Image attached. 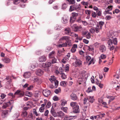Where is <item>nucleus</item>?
Masks as SVG:
<instances>
[{"label": "nucleus", "mask_w": 120, "mask_h": 120, "mask_svg": "<svg viewBox=\"0 0 120 120\" xmlns=\"http://www.w3.org/2000/svg\"><path fill=\"white\" fill-rule=\"evenodd\" d=\"M51 62H48L45 63L40 64L39 66L41 68L43 69L46 72H48L50 71L49 67L51 66Z\"/></svg>", "instance_id": "obj_1"}, {"label": "nucleus", "mask_w": 120, "mask_h": 120, "mask_svg": "<svg viewBox=\"0 0 120 120\" xmlns=\"http://www.w3.org/2000/svg\"><path fill=\"white\" fill-rule=\"evenodd\" d=\"M71 106L72 107L73 109V112L75 113H79L80 111V109L79 105L77 103L75 102H71L70 103Z\"/></svg>", "instance_id": "obj_2"}, {"label": "nucleus", "mask_w": 120, "mask_h": 120, "mask_svg": "<svg viewBox=\"0 0 120 120\" xmlns=\"http://www.w3.org/2000/svg\"><path fill=\"white\" fill-rule=\"evenodd\" d=\"M71 40L70 39V38L66 41L65 43L62 44H60L57 46L59 47H66L68 46H70L71 45Z\"/></svg>", "instance_id": "obj_3"}, {"label": "nucleus", "mask_w": 120, "mask_h": 120, "mask_svg": "<svg viewBox=\"0 0 120 120\" xmlns=\"http://www.w3.org/2000/svg\"><path fill=\"white\" fill-rule=\"evenodd\" d=\"M24 92L22 91L18 90L15 93V95L18 97H21L24 95Z\"/></svg>", "instance_id": "obj_4"}, {"label": "nucleus", "mask_w": 120, "mask_h": 120, "mask_svg": "<svg viewBox=\"0 0 120 120\" xmlns=\"http://www.w3.org/2000/svg\"><path fill=\"white\" fill-rule=\"evenodd\" d=\"M50 90H44L42 92V93L43 95L46 97L48 96L51 94Z\"/></svg>", "instance_id": "obj_5"}, {"label": "nucleus", "mask_w": 120, "mask_h": 120, "mask_svg": "<svg viewBox=\"0 0 120 120\" xmlns=\"http://www.w3.org/2000/svg\"><path fill=\"white\" fill-rule=\"evenodd\" d=\"M44 73L43 70L41 69H39L36 71V75L38 76H40L43 75Z\"/></svg>", "instance_id": "obj_6"}, {"label": "nucleus", "mask_w": 120, "mask_h": 120, "mask_svg": "<svg viewBox=\"0 0 120 120\" xmlns=\"http://www.w3.org/2000/svg\"><path fill=\"white\" fill-rule=\"evenodd\" d=\"M68 17L64 16L62 18V22L64 24H66L68 22Z\"/></svg>", "instance_id": "obj_7"}, {"label": "nucleus", "mask_w": 120, "mask_h": 120, "mask_svg": "<svg viewBox=\"0 0 120 120\" xmlns=\"http://www.w3.org/2000/svg\"><path fill=\"white\" fill-rule=\"evenodd\" d=\"M56 54L55 52L54 51H52L50 52L49 55V58H54Z\"/></svg>", "instance_id": "obj_8"}, {"label": "nucleus", "mask_w": 120, "mask_h": 120, "mask_svg": "<svg viewBox=\"0 0 120 120\" xmlns=\"http://www.w3.org/2000/svg\"><path fill=\"white\" fill-rule=\"evenodd\" d=\"M70 98L71 99L74 101L77 100V99L76 95L73 93L71 94Z\"/></svg>", "instance_id": "obj_9"}, {"label": "nucleus", "mask_w": 120, "mask_h": 120, "mask_svg": "<svg viewBox=\"0 0 120 120\" xmlns=\"http://www.w3.org/2000/svg\"><path fill=\"white\" fill-rule=\"evenodd\" d=\"M64 32L66 34H70L71 33V30L69 27H67L65 28Z\"/></svg>", "instance_id": "obj_10"}, {"label": "nucleus", "mask_w": 120, "mask_h": 120, "mask_svg": "<svg viewBox=\"0 0 120 120\" xmlns=\"http://www.w3.org/2000/svg\"><path fill=\"white\" fill-rule=\"evenodd\" d=\"M57 116L60 118H63L64 115V114L61 111H60L56 113Z\"/></svg>", "instance_id": "obj_11"}, {"label": "nucleus", "mask_w": 120, "mask_h": 120, "mask_svg": "<svg viewBox=\"0 0 120 120\" xmlns=\"http://www.w3.org/2000/svg\"><path fill=\"white\" fill-rule=\"evenodd\" d=\"M106 49L105 47L103 45H101L99 48L100 51L101 52H103L105 51Z\"/></svg>", "instance_id": "obj_12"}, {"label": "nucleus", "mask_w": 120, "mask_h": 120, "mask_svg": "<svg viewBox=\"0 0 120 120\" xmlns=\"http://www.w3.org/2000/svg\"><path fill=\"white\" fill-rule=\"evenodd\" d=\"M46 58L44 56H41L39 57V61L40 62H42L46 61Z\"/></svg>", "instance_id": "obj_13"}, {"label": "nucleus", "mask_w": 120, "mask_h": 120, "mask_svg": "<svg viewBox=\"0 0 120 120\" xmlns=\"http://www.w3.org/2000/svg\"><path fill=\"white\" fill-rule=\"evenodd\" d=\"M77 48V45L76 44H74L71 49V51L72 53L75 52L76 51V49Z\"/></svg>", "instance_id": "obj_14"}, {"label": "nucleus", "mask_w": 120, "mask_h": 120, "mask_svg": "<svg viewBox=\"0 0 120 120\" xmlns=\"http://www.w3.org/2000/svg\"><path fill=\"white\" fill-rule=\"evenodd\" d=\"M2 60L6 63H9L11 61V59L8 58H6L2 59Z\"/></svg>", "instance_id": "obj_15"}, {"label": "nucleus", "mask_w": 120, "mask_h": 120, "mask_svg": "<svg viewBox=\"0 0 120 120\" xmlns=\"http://www.w3.org/2000/svg\"><path fill=\"white\" fill-rule=\"evenodd\" d=\"M75 116H66L64 118L63 120H71Z\"/></svg>", "instance_id": "obj_16"}, {"label": "nucleus", "mask_w": 120, "mask_h": 120, "mask_svg": "<svg viewBox=\"0 0 120 120\" xmlns=\"http://www.w3.org/2000/svg\"><path fill=\"white\" fill-rule=\"evenodd\" d=\"M31 75L30 72H26L24 74L23 76L25 78H29Z\"/></svg>", "instance_id": "obj_17"}, {"label": "nucleus", "mask_w": 120, "mask_h": 120, "mask_svg": "<svg viewBox=\"0 0 120 120\" xmlns=\"http://www.w3.org/2000/svg\"><path fill=\"white\" fill-rule=\"evenodd\" d=\"M8 113V111L7 110H5L3 111L1 114V116L3 118L5 117L6 115Z\"/></svg>", "instance_id": "obj_18"}, {"label": "nucleus", "mask_w": 120, "mask_h": 120, "mask_svg": "<svg viewBox=\"0 0 120 120\" xmlns=\"http://www.w3.org/2000/svg\"><path fill=\"white\" fill-rule=\"evenodd\" d=\"M69 37L68 36H64L61 38L59 39V41L60 43H62V42H61V41L65 40L66 41L68 39V38H69Z\"/></svg>", "instance_id": "obj_19"}, {"label": "nucleus", "mask_w": 120, "mask_h": 120, "mask_svg": "<svg viewBox=\"0 0 120 120\" xmlns=\"http://www.w3.org/2000/svg\"><path fill=\"white\" fill-rule=\"evenodd\" d=\"M74 58L76 60L75 62L76 64L79 65L82 64V62L81 61L79 60H78L77 57H75Z\"/></svg>", "instance_id": "obj_20"}, {"label": "nucleus", "mask_w": 120, "mask_h": 120, "mask_svg": "<svg viewBox=\"0 0 120 120\" xmlns=\"http://www.w3.org/2000/svg\"><path fill=\"white\" fill-rule=\"evenodd\" d=\"M94 32L97 33H98L99 32V31L101 29L97 25L95 27H94Z\"/></svg>", "instance_id": "obj_21"}, {"label": "nucleus", "mask_w": 120, "mask_h": 120, "mask_svg": "<svg viewBox=\"0 0 120 120\" xmlns=\"http://www.w3.org/2000/svg\"><path fill=\"white\" fill-rule=\"evenodd\" d=\"M104 22L103 21H100L97 24V26H99V27L100 28L102 29V27L103 25L104 24Z\"/></svg>", "instance_id": "obj_22"}, {"label": "nucleus", "mask_w": 120, "mask_h": 120, "mask_svg": "<svg viewBox=\"0 0 120 120\" xmlns=\"http://www.w3.org/2000/svg\"><path fill=\"white\" fill-rule=\"evenodd\" d=\"M27 111L25 110H23L22 112L21 116L22 117H25L27 116Z\"/></svg>", "instance_id": "obj_23"}, {"label": "nucleus", "mask_w": 120, "mask_h": 120, "mask_svg": "<svg viewBox=\"0 0 120 120\" xmlns=\"http://www.w3.org/2000/svg\"><path fill=\"white\" fill-rule=\"evenodd\" d=\"M96 13L97 16V18H98L99 17L101 16V11L100 10H99L97 11H96Z\"/></svg>", "instance_id": "obj_24"}, {"label": "nucleus", "mask_w": 120, "mask_h": 120, "mask_svg": "<svg viewBox=\"0 0 120 120\" xmlns=\"http://www.w3.org/2000/svg\"><path fill=\"white\" fill-rule=\"evenodd\" d=\"M89 101L91 103H92L94 100V98L93 97L89 96L87 98Z\"/></svg>", "instance_id": "obj_25"}, {"label": "nucleus", "mask_w": 120, "mask_h": 120, "mask_svg": "<svg viewBox=\"0 0 120 120\" xmlns=\"http://www.w3.org/2000/svg\"><path fill=\"white\" fill-rule=\"evenodd\" d=\"M74 5L75 8V10L78 11L80 9L81 7L79 4H75Z\"/></svg>", "instance_id": "obj_26"}, {"label": "nucleus", "mask_w": 120, "mask_h": 120, "mask_svg": "<svg viewBox=\"0 0 120 120\" xmlns=\"http://www.w3.org/2000/svg\"><path fill=\"white\" fill-rule=\"evenodd\" d=\"M60 85L63 86H65L67 84V82L65 81H62L60 83Z\"/></svg>", "instance_id": "obj_27"}, {"label": "nucleus", "mask_w": 120, "mask_h": 120, "mask_svg": "<svg viewBox=\"0 0 120 120\" xmlns=\"http://www.w3.org/2000/svg\"><path fill=\"white\" fill-rule=\"evenodd\" d=\"M81 26L79 27L78 26H73V29L75 31H76L78 30L79 28H81Z\"/></svg>", "instance_id": "obj_28"}, {"label": "nucleus", "mask_w": 120, "mask_h": 120, "mask_svg": "<svg viewBox=\"0 0 120 120\" xmlns=\"http://www.w3.org/2000/svg\"><path fill=\"white\" fill-rule=\"evenodd\" d=\"M35 64V63L32 64L29 67V68L31 70H32L36 67Z\"/></svg>", "instance_id": "obj_29"}, {"label": "nucleus", "mask_w": 120, "mask_h": 120, "mask_svg": "<svg viewBox=\"0 0 120 120\" xmlns=\"http://www.w3.org/2000/svg\"><path fill=\"white\" fill-rule=\"evenodd\" d=\"M71 15L72 16V17L75 18L76 19V17L78 16V14L75 12H72L71 13Z\"/></svg>", "instance_id": "obj_30"}, {"label": "nucleus", "mask_w": 120, "mask_h": 120, "mask_svg": "<svg viewBox=\"0 0 120 120\" xmlns=\"http://www.w3.org/2000/svg\"><path fill=\"white\" fill-rule=\"evenodd\" d=\"M75 10V8L74 5L70 6L69 9V11H73Z\"/></svg>", "instance_id": "obj_31"}, {"label": "nucleus", "mask_w": 120, "mask_h": 120, "mask_svg": "<svg viewBox=\"0 0 120 120\" xmlns=\"http://www.w3.org/2000/svg\"><path fill=\"white\" fill-rule=\"evenodd\" d=\"M113 6L112 5H111L110 4V5L106 9H108V11L109 12V11H111L112 9Z\"/></svg>", "instance_id": "obj_32"}, {"label": "nucleus", "mask_w": 120, "mask_h": 120, "mask_svg": "<svg viewBox=\"0 0 120 120\" xmlns=\"http://www.w3.org/2000/svg\"><path fill=\"white\" fill-rule=\"evenodd\" d=\"M76 19L75 18H74L71 17H70V22L71 23H73L75 21Z\"/></svg>", "instance_id": "obj_33"}, {"label": "nucleus", "mask_w": 120, "mask_h": 120, "mask_svg": "<svg viewBox=\"0 0 120 120\" xmlns=\"http://www.w3.org/2000/svg\"><path fill=\"white\" fill-rule=\"evenodd\" d=\"M40 93L38 91L35 92L34 94V96L35 97L37 98L39 96Z\"/></svg>", "instance_id": "obj_34"}, {"label": "nucleus", "mask_w": 120, "mask_h": 120, "mask_svg": "<svg viewBox=\"0 0 120 120\" xmlns=\"http://www.w3.org/2000/svg\"><path fill=\"white\" fill-rule=\"evenodd\" d=\"M70 4H73L75 3V0H66Z\"/></svg>", "instance_id": "obj_35"}, {"label": "nucleus", "mask_w": 120, "mask_h": 120, "mask_svg": "<svg viewBox=\"0 0 120 120\" xmlns=\"http://www.w3.org/2000/svg\"><path fill=\"white\" fill-rule=\"evenodd\" d=\"M92 16L94 18H95L96 17H97V16L96 15V12L92 11L91 13Z\"/></svg>", "instance_id": "obj_36"}, {"label": "nucleus", "mask_w": 120, "mask_h": 120, "mask_svg": "<svg viewBox=\"0 0 120 120\" xmlns=\"http://www.w3.org/2000/svg\"><path fill=\"white\" fill-rule=\"evenodd\" d=\"M60 74L61 75V78L62 79H65L66 78V76L64 73H62Z\"/></svg>", "instance_id": "obj_37"}, {"label": "nucleus", "mask_w": 120, "mask_h": 120, "mask_svg": "<svg viewBox=\"0 0 120 120\" xmlns=\"http://www.w3.org/2000/svg\"><path fill=\"white\" fill-rule=\"evenodd\" d=\"M6 79L7 80V82H11V77L9 76H7L6 77Z\"/></svg>", "instance_id": "obj_38"}, {"label": "nucleus", "mask_w": 120, "mask_h": 120, "mask_svg": "<svg viewBox=\"0 0 120 120\" xmlns=\"http://www.w3.org/2000/svg\"><path fill=\"white\" fill-rule=\"evenodd\" d=\"M92 11L89 10H86L85 11V13L87 14L88 15H90Z\"/></svg>", "instance_id": "obj_39"}, {"label": "nucleus", "mask_w": 120, "mask_h": 120, "mask_svg": "<svg viewBox=\"0 0 120 120\" xmlns=\"http://www.w3.org/2000/svg\"><path fill=\"white\" fill-rule=\"evenodd\" d=\"M88 47V49L90 51H91L92 52H93L94 51V48H92V46H87Z\"/></svg>", "instance_id": "obj_40"}, {"label": "nucleus", "mask_w": 120, "mask_h": 120, "mask_svg": "<svg viewBox=\"0 0 120 120\" xmlns=\"http://www.w3.org/2000/svg\"><path fill=\"white\" fill-rule=\"evenodd\" d=\"M107 43L109 46H111L113 44L112 40L111 39L109 40L108 41Z\"/></svg>", "instance_id": "obj_41"}, {"label": "nucleus", "mask_w": 120, "mask_h": 120, "mask_svg": "<svg viewBox=\"0 0 120 120\" xmlns=\"http://www.w3.org/2000/svg\"><path fill=\"white\" fill-rule=\"evenodd\" d=\"M113 43L115 45H116L117 43V40L116 38H114L113 40Z\"/></svg>", "instance_id": "obj_42"}, {"label": "nucleus", "mask_w": 120, "mask_h": 120, "mask_svg": "<svg viewBox=\"0 0 120 120\" xmlns=\"http://www.w3.org/2000/svg\"><path fill=\"white\" fill-rule=\"evenodd\" d=\"M55 29L56 30H59L61 29V27L60 25H57L55 27Z\"/></svg>", "instance_id": "obj_43"}, {"label": "nucleus", "mask_w": 120, "mask_h": 120, "mask_svg": "<svg viewBox=\"0 0 120 120\" xmlns=\"http://www.w3.org/2000/svg\"><path fill=\"white\" fill-rule=\"evenodd\" d=\"M49 80L51 81H54L56 80L55 77L54 76H51V78Z\"/></svg>", "instance_id": "obj_44"}, {"label": "nucleus", "mask_w": 120, "mask_h": 120, "mask_svg": "<svg viewBox=\"0 0 120 120\" xmlns=\"http://www.w3.org/2000/svg\"><path fill=\"white\" fill-rule=\"evenodd\" d=\"M67 4L65 3L63 4L62 5V8L63 9H65L67 7Z\"/></svg>", "instance_id": "obj_45"}, {"label": "nucleus", "mask_w": 120, "mask_h": 120, "mask_svg": "<svg viewBox=\"0 0 120 120\" xmlns=\"http://www.w3.org/2000/svg\"><path fill=\"white\" fill-rule=\"evenodd\" d=\"M61 109L63 111L65 112H67V111L68 108L66 107H62L61 108Z\"/></svg>", "instance_id": "obj_46"}, {"label": "nucleus", "mask_w": 120, "mask_h": 120, "mask_svg": "<svg viewBox=\"0 0 120 120\" xmlns=\"http://www.w3.org/2000/svg\"><path fill=\"white\" fill-rule=\"evenodd\" d=\"M33 114L36 116H38L39 115L38 114V113L35 109H33Z\"/></svg>", "instance_id": "obj_47"}, {"label": "nucleus", "mask_w": 120, "mask_h": 120, "mask_svg": "<svg viewBox=\"0 0 120 120\" xmlns=\"http://www.w3.org/2000/svg\"><path fill=\"white\" fill-rule=\"evenodd\" d=\"M62 102L61 103V105L64 106L65 105V104L67 103V101L65 100H62Z\"/></svg>", "instance_id": "obj_48"}, {"label": "nucleus", "mask_w": 120, "mask_h": 120, "mask_svg": "<svg viewBox=\"0 0 120 120\" xmlns=\"http://www.w3.org/2000/svg\"><path fill=\"white\" fill-rule=\"evenodd\" d=\"M101 103L103 105H104V107L106 108H108V106H107L106 105L107 104V103L106 102H104L102 101H101Z\"/></svg>", "instance_id": "obj_49"}, {"label": "nucleus", "mask_w": 120, "mask_h": 120, "mask_svg": "<svg viewBox=\"0 0 120 120\" xmlns=\"http://www.w3.org/2000/svg\"><path fill=\"white\" fill-rule=\"evenodd\" d=\"M44 102L43 104L41 105V106L44 107L46 105L47 102V100L45 99L44 100Z\"/></svg>", "instance_id": "obj_50"}, {"label": "nucleus", "mask_w": 120, "mask_h": 120, "mask_svg": "<svg viewBox=\"0 0 120 120\" xmlns=\"http://www.w3.org/2000/svg\"><path fill=\"white\" fill-rule=\"evenodd\" d=\"M44 107H43L42 106H41V107L39 109V111L40 112H44L45 109Z\"/></svg>", "instance_id": "obj_51"}, {"label": "nucleus", "mask_w": 120, "mask_h": 120, "mask_svg": "<svg viewBox=\"0 0 120 120\" xmlns=\"http://www.w3.org/2000/svg\"><path fill=\"white\" fill-rule=\"evenodd\" d=\"M120 12V11L119 9H115L113 11V14H114L115 13H118L119 12Z\"/></svg>", "instance_id": "obj_52"}, {"label": "nucleus", "mask_w": 120, "mask_h": 120, "mask_svg": "<svg viewBox=\"0 0 120 120\" xmlns=\"http://www.w3.org/2000/svg\"><path fill=\"white\" fill-rule=\"evenodd\" d=\"M92 91V90L91 89V88L90 87H88L86 90V92L88 93H89L90 92H91Z\"/></svg>", "instance_id": "obj_53"}, {"label": "nucleus", "mask_w": 120, "mask_h": 120, "mask_svg": "<svg viewBox=\"0 0 120 120\" xmlns=\"http://www.w3.org/2000/svg\"><path fill=\"white\" fill-rule=\"evenodd\" d=\"M19 112H16L15 114L14 117L16 118H17L19 116Z\"/></svg>", "instance_id": "obj_54"}, {"label": "nucleus", "mask_w": 120, "mask_h": 120, "mask_svg": "<svg viewBox=\"0 0 120 120\" xmlns=\"http://www.w3.org/2000/svg\"><path fill=\"white\" fill-rule=\"evenodd\" d=\"M8 95L9 96H11L12 97V98H14L15 97V94H13L12 93H11L8 94Z\"/></svg>", "instance_id": "obj_55"}, {"label": "nucleus", "mask_w": 120, "mask_h": 120, "mask_svg": "<svg viewBox=\"0 0 120 120\" xmlns=\"http://www.w3.org/2000/svg\"><path fill=\"white\" fill-rule=\"evenodd\" d=\"M91 36V34L90 33H88L86 35V38L88 39L90 38Z\"/></svg>", "instance_id": "obj_56"}, {"label": "nucleus", "mask_w": 120, "mask_h": 120, "mask_svg": "<svg viewBox=\"0 0 120 120\" xmlns=\"http://www.w3.org/2000/svg\"><path fill=\"white\" fill-rule=\"evenodd\" d=\"M51 106V104L50 101L47 102V105H46V107L48 108H49Z\"/></svg>", "instance_id": "obj_57"}, {"label": "nucleus", "mask_w": 120, "mask_h": 120, "mask_svg": "<svg viewBox=\"0 0 120 120\" xmlns=\"http://www.w3.org/2000/svg\"><path fill=\"white\" fill-rule=\"evenodd\" d=\"M54 83L55 84V87L56 88L58 84V81L57 80H56L54 81Z\"/></svg>", "instance_id": "obj_58"}, {"label": "nucleus", "mask_w": 120, "mask_h": 120, "mask_svg": "<svg viewBox=\"0 0 120 120\" xmlns=\"http://www.w3.org/2000/svg\"><path fill=\"white\" fill-rule=\"evenodd\" d=\"M115 99V98L112 96L111 97L110 99L109 100V101L108 103L109 104L110 102L112 101Z\"/></svg>", "instance_id": "obj_59"}, {"label": "nucleus", "mask_w": 120, "mask_h": 120, "mask_svg": "<svg viewBox=\"0 0 120 120\" xmlns=\"http://www.w3.org/2000/svg\"><path fill=\"white\" fill-rule=\"evenodd\" d=\"M99 45L100 44L97 42L94 43V46L96 48H98V47Z\"/></svg>", "instance_id": "obj_60"}, {"label": "nucleus", "mask_w": 120, "mask_h": 120, "mask_svg": "<svg viewBox=\"0 0 120 120\" xmlns=\"http://www.w3.org/2000/svg\"><path fill=\"white\" fill-rule=\"evenodd\" d=\"M20 2L19 0H14V3L15 4H17L19 3Z\"/></svg>", "instance_id": "obj_61"}, {"label": "nucleus", "mask_w": 120, "mask_h": 120, "mask_svg": "<svg viewBox=\"0 0 120 120\" xmlns=\"http://www.w3.org/2000/svg\"><path fill=\"white\" fill-rule=\"evenodd\" d=\"M64 70L65 72L68 71L69 70V67L68 65H66L65 68H64Z\"/></svg>", "instance_id": "obj_62"}, {"label": "nucleus", "mask_w": 120, "mask_h": 120, "mask_svg": "<svg viewBox=\"0 0 120 120\" xmlns=\"http://www.w3.org/2000/svg\"><path fill=\"white\" fill-rule=\"evenodd\" d=\"M81 3L84 5H87L88 4V3L87 2H85L84 1L82 2Z\"/></svg>", "instance_id": "obj_63"}, {"label": "nucleus", "mask_w": 120, "mask_h": 120, "mask_svg": "<svg viewBox=\"0 0 120 120\" xmlns=\"http://www.w3.org/2000/svg\"><path fill=\"white\" fill-rule=\"evenodd\" d=\"M52 48L49 47H47L46 48L45 51L46 52H49L50 50H51Z\"/></svg>", "instance_id": "obj_64"}]
</instances>
